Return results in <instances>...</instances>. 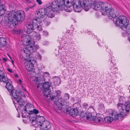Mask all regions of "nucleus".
<instances>
[{
  "label": "nucleus",
  "instance_id": "2f4dec72",
  "mask_svg": "<svg viewBox=\"0 0 130 130\" xmlns=\"http://www.w3.org/2000/svg\"><path fill=\"white\" fill-rule=\"evenodd\" d=\"M85 117L87 120L92 121L94 116H92L91 113L87 112L86 113Z\"/></svg>",
  "mask_w": 130,
  "mask_h": 130
},
{
  "label": "nucleus",
  "instance_id": "338daca9",
  "mask_svg": "<svg viewBox=\"0 0 130 130\" xmlns=\"http://www.w3.org/2000/svg\"><path fill=\"white\" fill-rule=\"evenodd\" d=\"M70 32V31L69 30H68V31H67V32L68 33H69Z\"/></svg>",
  "mask_w": 130,
  "mask_h": 130
},
{
  "label": "nucleus",
  "instance_id": "8fccbe9b",
  "mask_svg": "<svg viewBox=\"0 0 130 130\" xmlns=\"http://www.w3.org/2000/svg\"><path fill=\"white\" fill-rule=\"evenodd\" d=\"M55 96H52V97H51V100L54 101L55 102H56L55 101V100H54V99H55Z\"/></svg>",
  "mask_w": 130,
  "mask_h": 130
},
{
  "label": "nucleus",
  "instance_id": "4c0bfd02",
  "mask_svg": "<svg viewBox=\"0 0 130 130\" xmlns=\"http://www.w3.org/2000/svg\"><path fill=\"white\" fill-rule=\"evenodd\" d=\"M27 111L26 110H25V108L23 109L22 111V117H25V116H26V112H27Z\"/></svg>",
  "mask_w": 130,
  "mask_h": 130
},
{
  "label": "nucleus",
  "instance_id": "9b49d317",
  "mask_svg": "<svg viewBox=\"0 0 130 130\" xmlns=\"http://www.w3.org/2000/svg\"><path fill=\"white\" fill-rule=\"evenodd\" d=\"M46 8L40 9L37 13L36 15L37 18H43L47 16Z\"/></svg>",
  "mask_w": 130,
  "mask_h": 130
},
{
  "label": "nucleus",
  "instance_id": "6e6d98bb",
  "mask_svg": "<svg viewBox=\"0 0 130 130\" xmlns=\"http://www.w3.org/2000/svg\"><path fill=\"white\" fill-rule=\"evenodd\" d=\"M8 71L10 73H12V70L10 69H7Z\"/></svg>",
  "mask_w": 130,
  "mask_h": 130
},
{
  "label": "nucleus",
  "instance_id": "0eeeda50",
  "mask_svg": "<svg viewBox=\"0 0 130 130\" xmlns=\"http://www.w3.org/2000/svg\"><path fill=\"white\" fill-rule=\"evenodd\" d=\"M63 0H54L53 1L51 4V8H53L54 10H56L58 8H59L60 7L63 5L64 2H63Z\"/></svg>",
  "mask_w": 130,
  "mask_h": 130
},
{
  "label": "nucleus",
  "instance_id": "e433bc0d",
  "mask_svg": "<svg viewBox=\"0 0 130 130\" xmlns=\"http://www.w3.org/2000/svg\"><path fill=\"white\" fill-rule=\"evenodd\" d=\"M72 6H73V5H71L70 6L67 7L68 8L66 9V11L68 12H70L72 11V8L74 10V8L73 7H72Z\"/></svg>",
  "mask_w": 130,
  "mask_h": 130
},
{
  "label": "nucleus",
  "instance_id": "864d4df0",
  "mask_svg": "<svg viewBox=\"0 0 130 130\" xmlns=\"http://www.w3.org/2000/svg\"><path fill=\"white\" fill-rule=\"evenodd\" d=\"M117 71V68H115L113 70V73H116L115 72H116Z\"/></svg>",
  "mask_w": 130,
  "mask_h": 130
},
{
  "label": "nucleus",
  "instance_id": "de8ad7c7",
  "mask_svg": "<svg viewBox=\"0 0 130 130\" xmlns=\"http://www.w3.org/2000/svg\"><path fill=\"white\" fill-rule=\"evenodd\" d=\"M34 6H32L31 7H27V8H25L24 9V10H25V11L27 12V11H28L29 10V9L30 8H32V7H34Z\"/></svg>",
  "mask_w": 130,
  "mask_h": 130
},
{
  "label": "nucleus",
  "instance_id": "cd10ccee",
  "mask_svg": "<svg viewBox=\"0 0 130 130\" xmlns=\"http://www.w3.org/2000/svg\"><path fill=\"white\" fill-rule=\"evenodd\" d=\"M11 94L14 98L15 100L19 96V93L16 90H13L11 92Z\"/></svg>",
  "mask_w": 130,
  "mask_h": 130
},
{
  "label": "nucleus",
  "instance_id": "aec40b11",
  "mask_svg": "<svg viewBox=\"0 0 130 130\" xmlns=\"http://www.w3.org/2000/svg\"><path fill=\"white\" fill-rule=\"evenodd\" d=\"M7 43V39L4 37L0 38V48L5 46Z\"/></svg>",
  "mask_w": 130,
  "mask_h": 130
},
{
  "label": "nucleus",
  "instance_id": "423d86ee",
  "mask_svg": "<svg viewBox=\"0 0 130 130\" xmlns=\"http://www.w3.org/2000/svg\"><path fill=\"white\" fill-rule=\"evenodd\" d=\"M9 79L5 75L4 76L2 75V77L0 78V81L1 82H3L6 84V88L10 92L13 90L14 89L12 85L9 82Z\"/></svg>",
  "mask_w": 130,
  "mask_h": 130
},
{
  "label": "nucleus",
  "instance_id": "4468645a",
  "mask_svg": "<svg viewBox=\"0 0 130 130\" xmlns=\"http://www.w3.org/2000/svg\"><path fill=\"white\" fill-rule=\"evenodd\" d=\"M53 8H51V6L47 7L46 8L47 16L51 18H52L54 17V14L53 13Z\"/></svg>",
  "mask_w": 130,
  "mask_h": 130
},
{
  "label": "nucleus",
  "instance_id": "4be33fe9",
  "mask_svg": "<svg viewBox=\"0 0 130 130\" xmlns=\"http://www.w3.org/2000/svg\"><path fill=\"white\" fill-rule=\"evenodd\" d=\"M125 107L123 112V113L122 114V116H124L126 114L125 113L129 112L130 110V102L127 104V103L126 102H125Z\"/></svg>",
  "mask_w": 130,
  "mask_h": 130
},
{
  "label": "nucleus",
  "instance_id": "37998d69",
  "mask_svg": "<svg viewBox=\"0 0 130 130\" xmlns=\"http://www.w3.org/2000/svg\"><path fill=\"white\" fill-rule=\"evenodd\" d=\"M36 28H37L39 31H40L42 30V27L39 24Z\"/></svg>",
  "mask_w": 130,
  "mask_h": 130
},
{
  "label": "nucleus",
  "instance_id": "603ef678",
  "mask_svg": "<svg viewBox=\"0 0 130 130\" xmlns=\"http://www.w3.org/2000/svg\"><path fill=\"white\" fill-rule=\"evenodd\" d=\"M21 59L23 60H26V58L23 57V56H22L21 57Z\"/></svg>",
  "mask_w": 130,
  "mask_h": 130
},
{
  "label": "nucleus",
  "instance_id": "f8f14e48",
  "mask_svg": "<svg viewBox=\"0 0 130 130\" xmlns=\"http://www.w3.org/2000/svg\"><path fill=\"white\" fill-rule=\"evenodd\" d=\"M66 112L67 113L68 112V113L70 115L73 117L77 116L78 115L79 112L77 109H75L74 108L70 110L67 108L66 109Z\"/></svg>",
  "mask_w": 130,
  "mask_h": 130
},
{
  "label": "nucleus",
  "instance_id": "39448f33",
  "mask_svg": "<svg viewBox=\"0 0 130 130\" xmlns=\"http://www.w3.org/2000/svg\"><path fill=\"white\" fill-rule=\"evenodd\" d=\"M0 20H1V24L5 28L12 27L13 26V22L9 21L8 18L7 17L1 16Z\"/></svg>",
  "mask_w": 130,
  "mask_h": 130
},
{
  "label": "nucleus",
  "instance_id": "09e8293b",
  "mask_svg": "<svg viewBox=\"0 0 130 130\" xmlns=\"http://www.w3.org/2000/svg\"><path fill=\"white\" fill-rule=\"evenodd\" d=\"M20 93L23 97H25V95L24 94V93L23 92L20 91Z\"/></svg>",
  "mask_w": 130,
  "mask_h": 130
},
{
  "label": "nucleus",
  "instance_id": "9d476101",
  "mask_svg": "<svg viewBox=\"0 0 130 130\" xmlns=\"http://www.w3.org/2000/svg\"><path fill=\"white\" fill-rule=\"evenodd\" d=\"M103 5L102 9L105 13L102 12V14L103 15H105L109 13L112 8H110V5L108 3L103 4Z\"/></svg>",
  "mask_w": 130,
  "mask_h": 130
},
{
  "label": "nucleus",
  "instance_id": "4d7b16f0",
  "mask_svg": "<svg viewBox=\"0 0 130 130\" xmlns=\"http://www.w3.org/2000/svg\"><path fill=\"white\" fill-rule=\"evenodd\" d=\"M57 93H58L59 94H60L61 93V91L59 90H58L56 92Z\"/></svg>",
  "mask_w": 130,
  "mask_h": 130
},
{
  "label": "nucleus",
  "instance_id": "c756f323",
  "mask_svg": "<svg viewBox=\"0 0 130 130\" xmlns=\"http://www.w3.org/2000/svg\"><path fill=\"white\" fill-rule=\"evenodd\" d=\"M73 1L72 2H71L70 3V2L68 0H63V2H64V4H63V5H64L65 6L67 7L70 6L71 5H73V4L74 3V0H73Z\"/></svg>",
  "mask_w": 130,
  "mask_h": 130
},
{
  "label": "nucleus",
  "instance_id": "774afa93",
  "mask_svg": "<svg viewBox=\"0 0 130 130\" xmlns=\"http://www.w3.org/2000/svg\"><path fill=\"white\" fill-rule=\"evenodd\" d=\"M11 62H12V63H13H13L14 62V61L12 60H11Z\"/></svg>",
  "mask_w": 130,
  "mask_h": 130
},
{
  "label": "nucleus",
  "instance_id": "20e7f679",
  "mask_svg": "<svg viewBox=\"0 0 130 130\" xmlns=\"http://www.w3.org/2000/svg\"><path fill=\"white\" fill-rule=\"evenodd\" d=\"M21 11H18L16 12H14L11 14V20L13 22L15 21L16 20L18 21L21 20L22 21L24 19V17L23 16V14Z\"/></svg>",
  "mask_w": 130,
  "mask_h": 130
},
{
  "label": "nucleus",
  "instance_id": "bf43d9fd",
  "mask_svg": "<svg viewBox=\"0 0 130 130\" xmlns=\"http://www.w3.org/2000/svg\"><path fill=\"white\" fill-rule=\"evenodd\" d=\"M3 60L4 61L6 62L7 61V59L5 58H3Z\"/></svg>",
  "mask_w": 130,
  "mask_h": 130
},
{
  "label": "nucleus",
  "instance_id": "f3484780",
  "mask_svg": "<svg viewBox=\"0 0 130 130\" xmlns=\"http://www.w3.org/2000/svg\"><path fill=\"white\" fill-rule=\"evenodd\" d=\"M41 22L40 19L39 18L34 19L32 21V25L33 26L34 29L36 28L39 25L38 23L40 24Z\"/></svg>",
  "mask_w": 130,
  "mask_h": 130
},
{
  "label": "nucleus",
  "instance_id": "680f3d73",
  "mask_svg": "<svg viewBox=\"0 0 130 130\" xmlns=\"http://www.w3.org/2000/svg\"><path fill=\"white\" fill-rule=\"evenodd\" d=\"M50 22H47V23H46V24L47 25H48L50 24Z\"/></svg>",
  "mask_w": 130,
  "mask_h": 130
},
{
  "label": "nucleus",
  "instance_id": "6ab92c4d",
  "mask_svg": "<svg viewBox=\"0 0 130 130\" xmlns=\"http://www.w3.org/2000/svg\"><path fill=\"white\" fill-rule=\"evenodd\" d=\"M28 61V63L25 66V68L27 71H30L33 70L34 68V64H32L31 60H29Z\"/></svg>",
  "mask_w": 130,
  "mask_h": 130
},
{
  "label": "nucleus",
  "instance_id": "7ed1b4c3",
  "mask_svg": "<svg viewBox=\"0 0 130 130\" xmlns=\"http://www.w3.org/2000/svg\"><path fill=\"white\" fill-rule=\"evenodd\" d=\"M36 124H37V127L40 125L41 129L47 128L50 129L51 126L50 122L45 120L44 117L42 116H38Z\"/></svg>",
  "mask_w": 130,
  "mask_h": 130
},
{
  "label": "nucleus",
  "instance_id": "1a4fd4ad",
  "mask_svg": "<svg viewBox=\"0 0 130 130\" xmlns=\"http://www.w3.org/2000/svg\"><path fill=\"white\" fill-rule=\"evenodd\" d=\"M31 38L30 36L27 35H23L21 39L24 45L28 46L30 44Z\"/></svg>",
  "mask_w": 130,
  "mask_h": 130
},
{
  "label": "nucleus",
  "instance_id": "f03ea898",
  "mask_svg": "<svg viewBox=\"0 0 130 130\" xmlns=\"http://www.w3.org/2000/svg\"><path fill=\"white\" fill-rule=\"evenodd\" d=\"M73 6H72L74 9V11L79 12L81 11V7L86 11H88L90 8L91 3L87 0H74Z\"/></svg>",
  "mask_w": 130,
  "mask_h": 130
},
{
  "label": "nucleus",
  "instance_id": "13d9d810",
  "mask_svg": "<svg viewBox=\"0 0 130 130\" xmlns=\"http://www.w3.org/2000/svg\"><path fill=\"white\" fill-rule=\"evenodd\" d=\"M42 130H49L50 129H47V128H44L43 129H41Z\"/></svg>",
  "mask_w": 130,
  "mask_h": 130
},
{
  "label": "nucleus",
  "instance_id": "bb28decb",
  "mask_svg": "<svg viewBox=\"0 0 130 130\" xmlns=\"http://www.w3.org/2000/svg\"><path fill=\"white\" fill-rule=\"evenodd\" d=\"M1 1L0 0V15H2L6 11V7L4 5L2 4L1 5Z\"/></svg>",
  "mask_w": 130,
  "mask_h": 130
},
{
  "label": "nucleus",
  "instance_id": "052dcab7",
  "mask_svg": "<svg viewBox=\"0 0 130 130\" xmlns=\"http://www.w3.org/2000/svg\"><path fill=\"white\" fill-rule=\"evenodd\" d=\"M14 76L15 78H18L19 77L18 75L17 74H15L14 75Z\"/></svg>",
  "mask_w": 130,
  "mask_h": 130
},
{
  "label": "nucleus",
  "instance_id": "79ce46f5",
  "mask_svg": "<svg viewBox=\"0 0 130 130\" xmlns=\"http://www.w3.org/2000/svg\"><path fill=\"white\" fill-rule=\"evenodd\" d=\"M21 32V31L19 30H14L13 31V33L14 34H19Z\"/></svg>",
  "mask_w": 130,
  "mask_h": 130
},
{
  "label": "nucleus",
  "instance_id": "69168bd1",
  "mask_svg": "<svg viewBox=\"0 0 130 130\" xmlns=\"http://www.w3.org/2000/svg\"><path fill=\"white\" fill-rule=\"evenodd\" d=\"M23 89L25 91H26V89L25 88H24Z\"/></svg>",
  "mask_w": 130,
  "mask_h": 130
},
{
  "label": "nucleus",
  "instance_id": "a19ab883",
  "mask_svg": "<svg viewBox=\"0 0 130 130\" xmlns=\"http://www.w3.org/2000/svg\"><path fill=\"white\" fill-rule=\"evenodd\" d=\"M83 107L84 108H85V109H88V104L86 103H84L83 105Z\"/></svg>",
  "mask_w": 130,
  "mask_h": 130
},
{
  "label": "nucleus",
  "instance_id": "a18cd8bd",
  "mask_svg": "<svg viewBox=\"0 0 130 130\" xmlns=\"http://www.w3.org/2000/svg\"><path fill=\"white\" fill-rule=\"evenodd\" d=\"M86 115V113H85L83 112H82L79 115L80 117H81L83 118L85 117V115Z\"/></svg>",
  "mask_w": 130,
  "mask_h": 130
},
{
  "label": "nucleus",
  "instance_id": "0e129e2a",
  "mask_svg": "<svg viewBox=\"0 0 130 130\" xmlns=\"http://www.w3.org/2000/svg\"><path fill=\"white\" fill-rule=\"evenodd\" d=\"M18 82H19L21 83V79H20L18 80Z\"/></svg>",
  "mask_w": 130,
  "mask_h": 130
},
{
  "label": "nucleus",
  "instance_id": "a211bd4d",
  "mask_svg": "<svg viewBox=\"0 0 130 130\" xmlns=\"http://www.w3.org/2000/svg\"><path fill=\"white\" fill-rule=\"evenodd\" d=\"M58 101L55 102L54 104V109L56 110H60L62 107V105L61 103Z\"/></svg>",
  "mask_w": 130,
  "mask_h": 130
},
{
  "label": "nucleus",
  "instance_id": "f257e3e1",
  "mask_svg": "<svg viewBox=\"0 0 130 130\" xmlns=\"http://www.w3.org/2000/svg\"><path fill=\"white\" fill-rule=\"evenodd\" d=\"M116 26H120L123 30L128 34H130V24L128 23V20L124 16H119L115 22ZM129 41L130 42V37H128Z\"/></svg>",
  "mask_w": 130,
  "mask_h": 130
},
{
  "label": "nucleus",
  "instance_id": "c9c22d12",
  "mask_svg": "<svg viewBox=\"0 0 130 130\" xmlns=\"http://www.w3.org/2000/svg\"><path fill=\"white\" fill-rule=\"evenodd\" d=\"M119 102L120 103H123L124 102H125V99L124 98L123 96H120L119 98Z\"/></svg>",
  "mask_w": 130,
  "mask_h": 130
},
{
  "label": "nucleus",
  "instance_id": "a878e982",
  "mask_svg": "<svg viewBox=\"0 0 130 130\" xmlns=\"http://www.w3.org/2000/svg\"><path fill=\"white\" fill-rule=\"evenodd\" d=\"M93 121L95 122L100 123H104L103 119L101 117H94Z\"/></svg>",
  "mask_w": 130,
  "mask_h": 130
},
{
  "label": "nucleus",
  "instance_id": "5fc2aeb1",
  "mask_svg": "<svg viewBox=\"0 0 130 130\" xmlns=\"http://www.w3.org/2000/svg\"><path fill=\"white\" fill-rule=\"evenodd\" d=\"M44 34L45 35H48V32L46 31H43Z\"/></svg>",
  "mask_w": 130,
  "mask_h": 130
},
{
  "label": "nucleus",
  "instance_id": "ddd939ff",
  "mask_svg": "<svg viewBox=\"0 0 130 130\" xmlns=\"http://www.w3.org/2000/svg\"><path fill=\"white\" fill-rule=\"evenodd\" d=\"M38 116L36 114H31L29 116V120L31 122L33 126L37 127V124H36V123L37 120V119Z\"/></svg>",
  "mask_w": 130,
  "mask_h": 130
},
{
  "label": "nucleus",
  "instance_id": "f704fd0d",
  "mask_svg": "<svg viewBox=\"0 0 130 130\" xmlns=\"http://www.w3.org/2000/svg\"><path fill=\"white\" fill-rule=\"evenodd\" d=\"M49 84L50 83L48 82H45L44 83L43 85V87L44 89L50 88L49 87H50V86Z\"/></svg>",
  "mask_w": 130,
  "mask_h": 130
},
{
  "label": "nucleus",
  "instance_id": "c85d7f7f",
  "mask_svg": "<svg viewBox=\"0 0 130 130\" xmlns=\"http://www.w3.org/2000/svg\"><path fill=\"white\" fill-rule=\"evenodd\" d=\"M104 122L107 123H110L113 120V118L110 116L104 118Z\"/></svg>",
  "mask_w": 130,
  "mask_h": 130
},
{
  "label": "nucleus",
  "instance_id": "7c9ffc66",
  "mask_svg": "<svg viewBox=\"0 0 130 130\" xmlns=\"http://www.w3.org/2000/svg\"><path fill=\"white\" fill-rule=\"evenodd\" d=\"M121 113H120L119 112L118 114H115V113L112 112H111V115L112 116V117L113 118V120H116L118 119V118L119 117H123L120 116V114L121 115Z\"/></svg>",
  "mask_w": 130,
  "mask_h": 130
},
{
  "label": "nucleus",
  "instance_id": "3c124183",
  "mask_svg": "<svg viewBox=\"0 0 130 130\" xmlns=\"http://www.w3.org/2000/svg\"><path fill=\"white\" fill-rule=\"evenodd\" d=\"M37 2L38 3L39 5H41L42 4V2L41 0H36Z\"/></svg>",
  "mask_w": 130,
  "mask_h": 130
},
{
  "label": "nucleus",
  "instance_id": "5701e85b",
  "mask_svg": "<svg viewBox=\"0 0 130 130\" xmlns=\"http://www.w3.org/2000/svg\"><path fill=\"white\" fill-rule=\"evenodd\" d=\"M34 107L33 105L30 103L27 104L25 106V110H26L28 111H29L30 112H32V110Z\"/></svg>",
  "mask_w": 130,
  "mask_h": 130
},
{
  "label": "nucleus",
  "instance_id": "393cba45",
  "mask_svg": "<svg viewBox=\"0 0 130 130\" xmlns=\"http://www.w3.org/2000/svg\"><path fill=\"white\" fill-rule=\"evenodd\" d=\"M15 100L16 101L17 103L20 106L23 105L24 104V101L20 96Z\"/></svg>",
  "mask_w": 130,
  "mask_h": 130
},
{
  "label": "nucleus",
  "instance_id": "49530a36",
  "mask_svg": "<svg viewBox=\"0 0 130 130\" xmlns=\"http://www.w3.org/2000/svg\"><path fill=\"white\" fill-rule=\"evenodd\" d=\"M5 74L2 71L0 70V78H2V75L4 76Z\"/></svg>",
  "mask_w": 130,
  "mask_h": 130
},
{
  "label": "nucleus",
  "instance_id": "6e6552de",
  "mask_svg": "<svg viewBox=\"0 0 130 130\" xmlns=\"http://www.w3.org/2000/svg\"><path fill=\"white\" fill-rule=\"evenodd\" d=\"M103 3L101 2H96L94 1L93 3H91L90 8L94 9L96 10H100L101 8H102Z\"/></svg>",
  "mask_w": 130,
  "mask_h": 130
},
{
  "label": "nucleus",
  "instance_id": "dca6fc26",
  "mask_svg": "<svg viewBox=\"0 0 130 130\" xmlns=\"http://www.w3.org/2000/svg\"><path fill=\"white\" fill-rule=\"evenodd\" d=\"M117 106L120 113H121V115L120 114V116H122V114L123 113V112L125 107V105L123 103H118L117 104Z\"/></svg>",
  "mask_w": 130,
  "mask_h": 130
},
{
  "label": "nucleus",
  "instance_id": "c03bdc74",
  "mask_svg": "<svg viewBox=\"0 0 130 130\" xmlns=\"http://www.w3.org/2000/svg\"><path fill=\"white\" fill-rule=\"evenodd\" d=\"M23 51L24 53L26 54H29L30 53L29 50H28L27 49H25V50H24Z\"/></svg>",
  "mask_w": 130,
  "mask_h": 130
},
{
  "label": "nucleus",
  "instance_id": "58836bf2",
  "mask_svg": "<svg viewBox=\"0 0 130 130\" xmlns=\"http://www.w3.org/2000/svg\"><path fill=\"white\" fill-rule=\"evenodd\" d=\"M69 95L67 93H65L64 94V96L63 97V98L65 100H67L69 99Z\"/></svg>",
  "mask_w": 130,
  "mask_h": 130
},
{
  "label": "nucleus",
  "instance_id": "ea45409f",
  "mask_svg": "<svg viewBox=\"0 0 130 130\" xmlns=\"http://www.w3.org/2000/svg\"><path fill=\"white\" fill-rule=\"evenodd\" d=\"M31 113L32 112V114H34L36 115V114L38 113H39V111L37 109H34L33 110H32V112H31Z\"/></svg>",
  "mask_w": 130,
  "mask_h": 130
},
{
  "label": "nucleus",
  "instance_id": "72a5a7b5",
  "mask_svg": "<svg viewBox=\"0 0 130 130\" xmlns=\"http://www.w3.org/2000/svg\"><path fill=\"white\" fill-rule=\"evenodd\" d=\"M43 94L45 96L48 97V95L50 94L51 91L49 89H44L43 91Z\"/></svg>",
  "mask_w": 130,
  "mask_h": 130
},
{
  "label": "nucleus",
  "instance_id": "412c9836",
  "mask_svg": "<svg viewBox=\"0 0 130 130\" xmlns=\"http://www.w3.org/2000/svg\"><path fill=\"white\" fill-rule=\"evenodd\" d=\"M26 27L27 28L26 32L28 34H30L32 32L33 30V26L32 24L28 23L26 24Z\"/></svg>",
  "mask_w": 130,
  "mask_h": 130
},
{
  "label": "nucleus",
  "instance_id": "b1692460",
  "mask_svg": "<svg viewBox=\"0 0 130 130\" xmlns=\"http://www.w3.org/2000/svg\"><path fill=\"white\" fill-rule=\"evenodd\" d=\"M34 42L33 43L31 42L30 44L28 46V48H30V50H32L34 51L37 50L38 48V46L37 45H35Z\"/></svg>",
  "mask_w": 130,
  "mask_h": 130
},
{
  "label": "nucleus",
  "instance_id": "2eb2a0df",
  "mask_svg": "<svg viewBox=\"0 0 130 130\" xmlns=\"http://www.w3.org/2000/svg\"><path fill=\"white\" fill-rule=\"evenodd\" d=\"M109 14V17L115 18L118 15L119 12L116 9L112 8Z\"/></svg>",
  "mask_w": 130,
  "mask_h": 130
},
{
  "label": "nucleus",
  "instance_id": "e2e57ef3",
  "mask_svg": "<svg viewBox=\"0 0 130 130\" xmlns=\"http://www.w3.org/2000/svg\"><path fill=\"white\" fill-rule=\"evenodd\" d=\"M8 56H9V58H10V59L11 60H12L11 58V57H10V56H9V54H8Z\"/></svg>",
  "mask_w": 130,
  "mask_h": 130
},
{
  "label": "nucleus",
  "instance_id": "473e14b6",
  "mask_svg": "<svg viewBox=\"0 0 130 130\" xmlns=\"http://www.w3.org/2000/svg\"><path fill=\"white\" fill-rule=\"evenodd\" d=\"M32 36L34 39L37 40L39 41L41 39V37L39 34L36 32H34L32 33Z\"/></svg>",
  "mask_w": 130,
  "mask_h": 130
}]
</instances>
